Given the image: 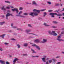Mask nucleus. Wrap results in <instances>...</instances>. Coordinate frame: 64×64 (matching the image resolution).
I'll return each instance as SVG.
<instances>
[{"label":"nucleus","instance_id":"39","mask_svg":"<svg viewBox=\"0 0 64 64\" xmlns=\"http://www.w3.org/2000/svg\"><path fill=\"white\" fill-rule=\"evenodd\" d=\"M52 27L53 28H57V27L55 26H52V27Z\"/></svg>","mask_w":64,"mask_h":64},{"label":"nucleus","instance_id":"35","mask_svg":"<svg viewBox=\"0 0 64 64\" xmlns=\"http://www.w3.org/2000/svg\"><path fill=\"white\" fill-rule=\"evenodd\" d=\"M22 11H20L18 13V14L19 15H20V14H22Z\"/></svg>","mask_w":64,"mask_h":64},{"label":"nucleus","instance_id":"45","mask_svg":"<svg viewBox=\"0 0 64 64\" xmlns=\"http://www.w3.org/2000/svg\"><path fill=\"white\" fill-rule=\"evenodd\" d=\"M10 12V11L9 10H8V11L7 12V13H9Z\"/></svg>","mask_w":64,"mask_h":64},{"label":"nucleus","instance_id":"31","mask_svg":"<svg viewBox=\"0 0 64 64\" xmlns=\"http://www.w3.org/2000/svg\"><path fill=\"white\" fill-rule=\"evenodd\" d=\"M58 16H62V14H58Z\"/></svg>","mask_w":64,"mask_h":64},{"label":"nucleus","instance_id":"53","mask_svg":"<svg viewBox=\"0 0 64 64\" xmlns=\"http://www.w3.org/2000/svg\"><path fill=\"white\" fill-rule=\"evenodd\" d=\"M34 57H39L38 56H33Z\"/></svg>","mask_w":64,"mask_h":64},{"label":"nucleus","instance_id":"50","mask_svg":"<svg viewBox=\"0 0 64 64\" xmlns=\"http://www.w3.org/2000/svg\"><path fill=\"white\" fill-rule=\"evenodd\" d=\"M10 63L9 62H6V64H9Z\"/></svg>","mask_w":64,"mask_h":64},{"label":"nucleus","instance_id":"44","mask_svg":"<svg viewBox=\"0 0 64 64\" xmlns=\"http://www.w3.org/2000/svg\"><path fill=\"white\" fill-rule=\"evenodd\" d=\"M61 34H64V31H62L61 32Z\"/></svg>","mask_w":64,"mask_h":64},{"label":"nucleus","instance_id":"48","mask_svg":"<svg viewBox=\"0 0 64 64\" xmlns=\"http://www.w3.org/2000/svg\"><path fill=\"white\" fill-rule=\"evenodd\" d=\"M14 24H13V23H12L11 24V26H12V27H13L12 26H13V25H14Z\"/></svg>","mask_w":64,"mask_h":64},{"label":"nucleus","instance_id":"20","mask_svg":"<svg viewBox=\"0 0 64 64\" xmlns=\"http://www.w3.org/2000/svg\"><path fill=\"white\" fill-rule=\"evenodd\" d=\"M47 15V13L44 12V15L43 16V17H45Z\"/></svg>","mask_w":64,"mask_h":64},{"label":"nucleus","instance_id":"27","mask_svg":"<svg viewBox=\"0 0 64 64\" xmlns=\"http://www.w3.org/2000/svg\"><path fill=\"white\" fill-rule=\"evenodd\" d=\"M52 60H49L48 61L49 62V63H52Z\"/></svg>","mask_w":64,"mask_h":64},{"label":"nucleus","instance_id":"11","mask_svg":"<svg viewBox=\"0 0 64 64\" xmlns=\"http://www.w3.org/2000/svg\"><path fill=\"white\" fill-rule=\"evenodd\" d=\"M10 16H12V14H10L9 13H8L6 15V17H9Z\"/></svg>","mask_w":64,"mask_h":64},{"label":"nucleus","instance_id":"3","mask_svg":"<svg viewBox=\"0 0 64 64\" xmlns=\"http://www.w3.org/2000/svg\"><path fill=\"white\" fill-rule=\"evenodd\" d=\"M46 9H42V10H37L36 9H34L33 10V12H38V13H39V12H40V11H45L46 10Z\"/></svg>","mask_w":64,"mask_h":64},{"label":"nucleus","instance_id":"14","mask_svg":"<svg viewBox=\"0 0 64 64\" xmlns=\"http://www.w3.org/2000/svg\"><path fill=\"white\" fill-rule=\"evenodd\" d=\"M34 42H36L37 43H39V42L41 43V42H40V40H34Z\"/></svg>","mask_w":64,"mask_h":64},{"label":"nucleus","instance_id":"28","mask_svg":"<svg viewBox=\"0 0 64 64\" xmlns=\"http://www.w3.org/2000/svg\"><path fill=\"white\" fill-rule=\"evenodd\" d=\"M17 30H20L21 31H22V29L21 28H17Z\"/></svg>","mask_w":64,"mask_h":64},{"label":"nucleus","instance_id":"64","mask_svg":"<svg viewBox=\"0 0 64 64\" xmlns=\"http://www.w3.org/2000/svg\"><path fill=\"white\" fill-rule=\"evenodd\" d=\"M62 19L64 20V17H62Z\"/></svg>","mask_w":64,"mask_h":64},{"label":"nucleus","instance_id":"59","mask_svg":"<svg viewBox=\"0 0 64 64\" xmlns=\"http://www.w3.org/2000/svg\"><path fill=\"white\" fill-rule=\"evenodd\" d=\"M10 7H11V8H14V7L13 6H10Z\"/></svg>","mask_w":64,"mask_h":64},{"label":"nucleus","instance_id":"52","mask_svg":"<svg viewBox=\"0 0 64 64\" xmlns=\"http://www.w3.org/2000/svg\"><path fill=\"white\" fill-rule=\"evenodd\" d=\"M44 58L45 59H46V56H44Z\"/></svg>","mask_w":64,"mask_h":64},{"label":"nucleus","instance_id":"12","mask_svg":"<svg viewBox=\"0 0 64 64\" xmlns=\"http://www.w3.org/2000/svg\"><path fill=\"white\" fill-rule=\"evenodd\" d=\"M5 35H6V34H3L1 35V37H2V39H4V37H5Z\"/></svg>","mask_w":64,"mask_h":64},{"label":"nucleus","instance_id":"60","mask_svg":"<svg viewBox=\"0 0 64 64\" xmlns=\"http://www.w3.org/2000/svg\"><path fill=\"white\" fill-rule=\"evenodd\" d=\"M49 60V58H47L46 59V60Z\"/></svg>","mask_w":64,"mask_h":64},{"label":"nucleus","instance_id":"61","mask_svg":"<svg viewBox=\"0 0 64 64\" xmlns=\"http://www.w3.org/2000/svg\"><path fill=\"white\" fill-rule=\"evenodd\" d=\"M64 11V8H63V10H62L61 11Z\"/></svg>","mask_w":64,"mask_h":64},{"label":"nucleus","instance_id":"1","mask_svg":"<svg viewBox=\"0 0 64 64\" xmlns=\"http://www.w3.org/2000/svg\"><path fill=\"white\" fill-rule=\"evenodd\" d=\"M29 14L32 16H34V15L35 16H37V15H38V14L37 12H32L29 13Z\"/></svg>","mask_w":64,"mask_h":64},{"label":"nucleus","instance_id":"36","mask_svg":"<svg viewBox=\"0 0 64 64\" xmlns=\"http://www.w3.org/2000/svg\"><path fill=\"white\" fill-rule=\"evenodd\" d=\"M24 15H28V14L26 13H25L24 14Z\"/></svg>","mask_w":64,"mask_h":64},{"label":"nucleus","instance_id":"63","mask_svg":"<svg viewBox=\"0 0 64 64\" xmlns=\"http://www.w3.org/2000/svg\"><path fill=\"white\" fill-rule=\"evenodd\" d=\"M12 57V56H10V57Z\"/></svg>","mask_w":64,"mask_h":64},{"label":"nucleus","instance_id":"15","mask_svg":"<svg viewBox=\"0 0 64 64\" xmlns=\"http://www.w3.org/2000/svg\"><path fill=\"white\" fill-rule=\"evenodd\" d=\"M32 3V5H35L36 6H37V4H36L35 2L34 1H33Z\"/></svg>","mask_w":64,"mask_h":64},{"label":"nucleus","instance_id":"17","mask_svg":"<svg viewBox=\"0 0 64 64\" xmlns=\"http://www.w3.org/2000/svg\"><path fill=\"white\" fill-rule=\"evenodd\" d=\"M52 35H53L54 36H57V34L56 33H55V32H54L52 33Z\"/></svg>","mask_w":64,"mask_h":64},{"label":"nucleus","instance_id":"24","mask_svg":"<svg viewBox=\"0 0 64 64\" xmlns=\"http://www.w3.org/2000/svg\"><path fill=\"white\" fill-rule=\"evenodd\" d=\"M31 50L32 51H33V53H36V52H35L34 51V50H33L32 48L31 49Z\"/></svg>","mask_w":64,"mask_h":64},{"label":"nucleus","instance_id":"10","mask_svg":"<svg viewBox=\"0 0 64 64\" xmlns=\"http://www.w3.org/2000/svg\"><path fill=\"white\" fill-rule=\"evenodd\" d=\"M18 60H19V59L16 58L13 61L14 64H15V63L16 62V61H18Z\"/></svg>","mask_w":64,"mask_h":64},{"label":"nucleus","instance_id":"58","mask_svg":"<svg viewBox=\"0 0 64 64\" xmlns=\"http://www.w3.org/2000/svg\"><path fill=\"white\" fill-rule=\"evenodd\" d=\"M62 54H64V52H62Z\"/></svg>","mask_w":64,"mask_h":64},{"label":"nucleus","instance_id":"42","mask_svg":"<svg viewBox=\"0 0 64 64\" xmlns=\"http://www.w3.org/2000/svg\"><path fill=\"white\" fill-rule=\"evenodd\" d=\"M4 44L5 45H8V44H9V43H8L5 42L4 43Z\"/></svg>","mask_w":64,"mask_h":64},{"label":"nucleus","instance_id":"16","mask_svg":"<svg viewBox=\"0 0 64 64\" xmlns=\"http://www.w3.org/2000/svg\"><path fill=\"white\" fill-rule=\"evenodd\" d=\"M44 25L46 26H50V25L44 23Z\"/></svg>","mask_w":64,"mask_h":64},{"label":"nucleus","instance_id":"8","mask_svg":"<svg viewBox=\"0 0 64 64\" xmlns=\"http://www.w3.org/2000/svg\"><path fill=\"white\" fill-rule=\"evenodd\" d=\"M5 6H2V10L5 12L6 10V8H4Z\"/></svg>","mask_w":64,"mask_h":64},{"label":"nucleus","instance_id":"57","mask_svg":"<svg viewBox=\"0 0 64 64\" xmlns=\"http://www.w3.org/2000/svg\"><path fill=\"white\" fill-rule=\"evenodd\" d=\"M59 4H56V6H59Z\"/></svg>","mask_w":64,"mask_h":64},{"label":"nucleus","instance_id":"4","mask_svg":"<svg viewBox=\"0 0 64 64\" xmlns=\"http://www.w3.org/2000/svg\"><path fill=\"white\" fill-rule=\"evenodd\" d=\"M61 35H60L58 36V38H57V40L58 41L60 42V41H63L64 40L62 39H60V38H61Z\"/></svg>","mask_w":64,"mask_h":64},{"label":"nucleus","instance_id":"2","mask_svg":"<svg viewBox=\"0 0 64 64\" xmlns=\"http://www.w3.org/2000/svg\"><path fill=\"white\" fill-rule=\"evenodd\" d=\"M31 30H26V32L28 34H32V35H34L35 36H38V35H36L35 34H32L30 33L29 32H31Z\"/></svg>","mask_w":64,"mask_h":64},{"label":"nucleus","instance_id":"40","mask_svg":"<svg viewBox=\"0 0 64 64\" xmlns=\"http://www.w3.org/2000/svg\"><path fill=\"white\" fill-rule=\"evenodd\" d=\"M11 40H12L13 41H15V40H16L14 38H11Z\"/></svg>","mask_w":64,"mask_h":64},{"label":"nucleus","instance_id":"13","mask_svg":"<svg viewBox=\"0 0 64 64\" xmlns=\"http://www.w3.org/2000/svg\"><path fill=\"white\" fill-rule=\"evenodd\" d=\"M0 62L2 64H5V62L3 60H0Z\"/></svg>","mask_w":64,"mask_h":64},{"label":"nucleus","instance_id":"30","mask_svg":"<svg viewBox=\"0 0 64 64\" xmlns=\"http://www.w3.org/2000/svg\"><path fill=\"white\" fill-rule=\"evenodd\" d=\"M18 48H20V46L19 44H17V45Z\"/></svg>","mask_w":64,"mask_h":64},{"label":"nucleus","instance_id":"19","mask_svg":"<svg viewBox=\"0 0 64 64\" xmlns=\"http://www.w3.org/2000/svg\"><path fill=\"white\" fill-rule=\"evenodd\" d=\"M42 61H43V62H46V61H45V58H42Z\"/></svg>","mask_w":64,"mask_h":64},{"label":"nucleus","instance_id":"41","mask_svg":"<svg viewBox=\"0 0 64 64\" xmlns=\"http://www.w3.org/2000/svg\"><path fill=\"white\" fill-rule=\"evenodd\" d=\"M61 62H57L56 63L57 64H61Z\"/></svg>","mask_w":64,"mask_h":64},{"label":"nucleus","instance_id":"22","mask_svg":"<svg viewBox=\"0 0 64 64\" xmlns=\"http://www.w3.org/2000/svg\"><path fill=\"white\" fill-rule=\"evenodd\" d=\"M32 46H34V47H36V46H37V45H36V44H32Z\"/></svg>","mask_w":64,"mask_h":64},{"label":"nucleus","instance_id":"7","mask_svg":"<svg viewBox=\"0 0 64 64\" xmlns=\"http://www.w3.org/2000/svg\"><path fill=\"white\" fill-rule=\"evenodd\" d=\"M48 33L50 35H52L53 34V33H55V31H52V32L50 31L49 30L48 31Z\"/></svg>","mask_w":64,"mask_h":64},{"label":"nucleus","instance_id":"47","mask_svg":"<svg viewBox=\"0 0 64 64\" xmlns=\"http://www.w3.org/2000/svg\"><path fill=\"white\" fill-rule=\"evenodd\" d=\"M59 10H56V11H54V12H57V13H58V12H59Z\"/></svg>","mask_w":64,"mask_h":64},{"label":"nucleus","instance_id":"54","mask_svg":"<svg viewBox=\"0 0 64 64\" xmlns=\"http://www.w3.org/2000/svg\"><path fill=\"white\" fill-rule=\"evenodd\" d=\"M46 64H49L48 62H46Z\"/></svg>","mask_w":64,"mask_h":64},{"label":"nucleus","instance_id":"33","mask_svg":"<svg viewBox=\"0 0 64 64\" xmlns=\"http://www.w3.org/2000/svg\"><path fill=\"white\" fill-rule=\"evenodd\" d=\"M48 4H49V5H50V4H51V2H47Z\"/></svg>","mask_w":64,"mask_h":64},{"label":"nucleus","instance_id":"46","mask_svg":"<svg viewBox=\"0 0 64 64\" xmlns=\"http://www.w3.org/2000/svg\"><path fill=\"white\" fill-rule=\"evenodd\" d=\"M60 58V56H56V59H57V58Z\"/></svg>","mask_w":64,"mask_h":64},{"label":"nucleus","instance_id":"55","mask_svg":"<svg viewBox=\"0 0 64 64\" xmlns=\"http://www.w3.org/2000/svg\"><path fill=\"white\" fill-rule=\"evenodd\" d=\"M6 19L7 20H8V16H6Z\"/></svg>","mask_w":64,"mask_h":64},{"label":"nucleus","instance_id":"51","mask_svg":"<svg viewBox=\"0 0 64 64\" xmlns=\"http://www.w3.org/2000/svg\"><path fill=\"white\" fill-rule=\"evenodd\" d=\"M52 11L53 10H48V12H52Z\"/></svg>","mask_w":64,"mask_h":64},{"label":"nucleus","instance_id":"32","mask_svg":"<svg viewBox=\"0 0 64 64\" xmlns=\"http://www.w3.org/2000/svg\"><path fill=\"white\" fill-rule=\"evenodd\" d=\"M12 28H17V27L16 26H12Z\"/></svg>","mask_w":64,"mask_h":64},{"label":"nucleus","instance_id":"6","mask_svg":"<svg viewBox=\"0 0 64 64\" xmlns=\"http://www.w3.org/2000/svg\"><path fill=\"white\" fill-rule=\"evenodd\" d=\"M12 10L14 12V11H16L17 13H18V12H19V11L18 10V8H14L13 9H12Z\"/></svg>","mask_w":64,"mask_h":64},{"label":"nucleus","instance_id":"49","mask_svg":"<svg viewBox=\"0 0 64 64\" xmlns=\"http://www.w3.org/2000/svg\"><path fill=\"white\" fill-rule=\"evenodd\" d=\"M28 26H29V27H31V25L30 24H28Z\"/></svg>","mask_w":64,"mask_h":64},{"label":"nucleus","instance_id":"62","mask_svg":"<svg viewBox=\"0 0 64 64\" xmlns=\"http://www.w3.org/2000/svg\"><path fill=\"white\" fill-rule=\"evenodd\" d=\"M62 15L63 16H64V13H62Z\"/></svg>","mask_w":64,"mask_h":64},{"label":"nucleus","instance_id":"23","mask_svg":"<svg viewBox=\"0 0 64 64\" xmlns=\"http://www.w3.org/2000/svg\"><path fill=\"white\" fill-rule=\"evenodd\" d=\"M24 46H28V44L27 43H26L24 44Z\"/></svg>","mask_w":64,"mask_h":64},{"label":"nucleus","instance_id":"43","mask_svg":"<svg viewBox=\"0 0 64 64\" xmlns=\"http://www.w3.org/2000/svg\"><path fill=\"white\" fill-rule=\"evenodd\" d=\"M29 38L30 39V38H34V37L32 36H30L29 37Z\"/></svg>","mask_w":64,"mask_h":64},{"label":"nucleus","instance_id":"21","mask_svg":"<svg viewBox=\"0 0 64 64\" xmlns=\"http://www.w3.org/2000/svg\"><path fill=\"white\" fill-rule=\"evenodd\" d=\"M5 22H0V25H3V24H4V23H5Z\"/></svg>","mask_w":64,"mask_h":64},{"label":"nucleus","instance_id":"56","mask_svg":"<svg viewBox=\"0 0 64 64\" xmlns=\"http://www.w3.org/2000/svg\"><path fill=\"white\" fill-rule=\"evenodd\" d=\"M18 16H20V17H23V16H22L21 15H19Z\"/></svg>","mask_w":64,"mask_h":64},{"label":"nucleus","instance_id":"9","mask_svg":"<svg viewBox=\"0 0 64 64\" xmlns=\"http://www.w3.org/2000/svg\"><path fill=\"white\" fill-rule=\"evenodd\" d=\"M47 40L46 39H43V42L42 41L41 42L42 43H46V42H47Z\"/></svg>","mask_w":64,"mask_h":64},{"label":"nucleus","instance_id":"26","mask_svg":"<svg viewBox=\"0 0 64 64\" xmlns=\"http://www.w3.org/2000/svg\"><path fill=\"white\" fill-rule=\"evenodd\" d=\"M5 3H10V2L8 1H6L5 2Z\"/></svg>","mask_w":64,"mask_h":64},{"label":"nucleus","instance_id":"25","mask_svg":"<svg viewBox=\"0 0 64 64\" xmlns=\"http://www.w3.org/2000/svg\"><path fill=\"white\" fill-rule=\"evenodd\" d=\"M10 5L9 6H7L6 7V9H10Z\"/></svg>","mask_w":64,"mask_h":64},{"label":"nucleus","instance_id":"18","mask_svg":"<svg viewBox=\"0 0 64 64\" xmlns=\"http://www.w3.org/2000/svg\"><path fill=\"white\" fill-rule=\"evenodd\" d=\"M36 48H37V49H38V50H40V48L39 46H36Z\"/></svg>","mask_w":64,"mask_h":64},{"label":"nucleus","instance_id":"34","mask_svg":"<svg viewBox=\"0 0 64 64\" xmlns=\"http://www.w3.org/2000/svg\"><path fill=\"white\" fill-rule=\"evenodd\" d=\"M3 48H0V51H3Z\"/></svg>","mask_w":64,"mask_h":64},{"label":"nucleus","instance_id":"38","mask_svg":"<svg viewBox=\"0 0 64 64\" xmlns=\"http://www.w3.org/2000/svg\"><path fill=\"white\" fill-rule=\"evenodd\" d=\"M22 9H23V8L22 7H20V8L19 10H22Z\"/></svg>","mask_w":64,"mask_h":64},{"label":"nucleus","instance_id":"29","mask_svg":"<svg viewBox=\"0 0 64 64\" xmlns=\"http://www.w3.org/2000/svg\"><path fill=\"white\" fill-rule=\"evenodd\" d=\"M52 60H53V61H54V62H55L56 61H57L56 60V59H55L54 58H53L52 59Z\"/></svg>","mask_w":64,"mask_h":64},{"label":"nucleus","instance_id":"37","mask_svg":"<svg viewBox=\"0 0 64 64\" xmlns=\"http://www.w3.org/2000/svg\"><path fill=\"white\" fill-rule=\"evenodd\" d=\"M54 23H55V24H57V22H56L55 21H53Z\"/></svg>","mask_w":64,"mask_h":64},{"label":"nucleus","instance_id":"5","mask_svg":"<svg viewBox=\"0 0 64 64\" xmlns=\"http://www.w3.org/2000/svg\"><path fill=\"white\" fill-rule=\"evenodd\" d=\"M50 15H51V17H53V18H54V15H57H57H58V14H57L56 13H50L49 14Z\"/></svg>","mask_w":64,"mask_h":64}]
</instances>
